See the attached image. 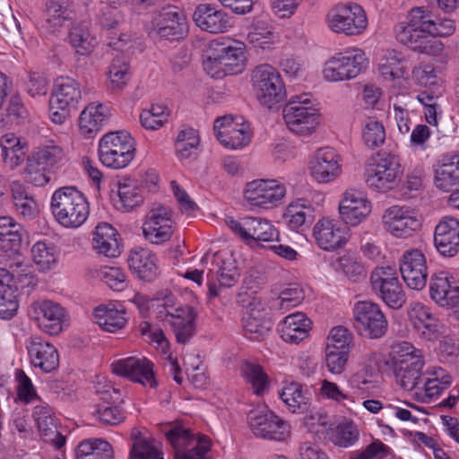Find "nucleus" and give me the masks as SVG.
I'll use <instances>...</instances> for the list:
<instances>
[{
	"instance_id": "1",
	"label": "nucleus",
	"mask_w": 459,
	"mask_h": 459,
	"mask_svg": "<svg viewBox=\"0 0 459 459\" xmlns=\"http://www.w3.org/2000/svg\"><path fill=\"white\" fill-rule=\"evenodd\" d=\"M429 11L425 7H414L408 14L407 22H400L395 28L396 39L414 51L429 56H438L443 52V44L430 38Z\"/></svg>"
},
{
	"instance_id": "2",
	"label": "nucleus",
	"mask_w": 459,
	"mask_h": 459,
	"mask_svg": "<svg viewBox=\"0 0 459 459\" xmlns=\"http://www.w3.org/2000/svg\"><path fill=\"white\" fill-rule=\"evenodd\" d=\"M245 62L244 43L214 39L209 44L204 68L211 77L221 79L228 74L240 73Z\"/></svg>"
},
{
	"instance_id": "3",
	"label": "nucleus",
	"mask_w": 459,
	"mask_h": 459,
	"mask_svg": "<svg viewBox=\"0 0 459 459\" xmlns=\"http://www.w3.org/2000/svg\"><path fill=\"white\" fill-rule=\"evenodd\" d=\"M50 207L56 221L68 229L82 226L90 214L87 199L74 186L56 189L52 195Z\"/></svg>"
},
{
	"instance_id": "4",
	"label": "nucleus",
	"mask_w": 459,
	"mask_h": 459,
	"mask_svg": "<svg viewBox=\"0 0 459 459\" xmlns=\"http://www.w3.org/2000/svg\"><path fill=\"white\" fill-rule=\"evenodd\" d=\"M282 115L287 127L299 135H311L320 124L319 110L309 93L292 96Z\"/></svg>"
},
{
	"instance_id": "5",
	"label": "nucleus",
	"mask_w": 459,
	"mask_h": 459,
	"mask_svg": "<svg viewBox=\"0 0 459 459\" xmlns=\"http://www.w3.org/2000/svg\"><path fill=\"white\" fill-rule=\"evenodd\" d=\"M134 155L135 142L127 131L107 133L99 142L100 160L108 168L124 169L130 164Z\"/></svg>"
},
{
	"instance_id": "6",
	"label": "nucleus",
	"mask_w": 459,
	"mask_h": 459,
	"mask_svg": "<svg viewBox=\"0 0 459 459\" xmlns=\"http://www.w3.org/2000/svg\"><path fill=\"white\" fill-rule=\"evenodd\" d=\"M365 175L369 188L386 193L398 185L403 176L400 158L388 152L377 153L372 157Z\"/></svg>"
},
{
	"instance_id": "7",
	"label": "nucleus",
	"mask_w": 459,
	"mask_h": 459,
	"mask_svg": "<svg viewBox=\"0 0 459 459\" xmlns=\"http://www.w3.org/2000/svg\"><path fill=\"white\" fill-rule=\"evenodd\" d=\"M82 98L79 83L70 77L57 78L49 98V117L56 125H63L77 109Z\"/></svg>"
},
{
	"instance_id": "8",
	"label": "nucleus",
	"mask_w": 459,
	"mask_h": 459,
	"mask_svg": "<svg viewBox=\"0 0 459 459\" xmlns=\"http://www.w3.org/2000/svg\"><path fill=\"white\" fill-rule=\"evenodd\" d=\"M325 21L333 32L348 37L361 35L368 27L366 12L356 3L334 5L327 13Z\"/></svg>"
},
{
	"instance_id": "9",
	"label": "nucleus",
	"mask_w": 459,
	"mask_h": 459,
	"mask_svg": "<svg viewBox=\"0 0 459 459\" xmlns=\"http://www.w3.org/2000/svg\"><path fill=\"white\" fill-rule=\"evenodd\" d=\"M368 59L359 48L347 49L329 58L324 66L323 75L328 82H341L357 77L367 66Z\"/></svg>"
},
{
	"instance_id": "10",
	"label": "nucleus",
	"mask_w": 459,
	"mask_h": 459,
	"mask_svg": "<svg viewBox=\"0 0 459 459\" xmlns=\"http://www.w3.org/2000/svg\"><path fill=\"white\" fill-rule=\"evenodd\" d=\"M251 78L256 98L264 107L272 108L284 99L286 91L283 82L272 65L256 66Z\"/></svg>"
},
{
	"instance_id": "11",
	"label": "nucleus",
	"mask_w": 459,
	"mask_h": 459,
	"mask_svg": "<svg viewBox=\"0 0 459 459\" xmlns=\"http://www.w3.org/2000/svg\"><path fill=\"white\" fill-rule=\"evenodd\" d=\"M165 435L175 449V459H204L211 447L207 437L179 426L169 428Z\"/></svg>"
},
{
	"instance_id": "12",
	"label": "nucleus",
	"mask_w": 459,
	"mask_h": 459,
	"mask_svg": "<svg viewBox=\"0 0 459 459\" xmlns=\"http://www.w3.org/2000/svg\"><path fill=\"white\" fill-rule=\"evenodd\" d=\"M286 193L285 185L278 180L256 179L246 185L244 199L251 206L268 210L280 205Z\"/></svg>"
},
{
	"instance_id": "13",
	"label": "nucleus",
	"mask_w": 459,
	"mask_h": 459,
	"mask_svg": "<svg viewBox=\"0 0 459 459\" xmlns=\"http://www.w3.org/2000/svg\"><path fill=\"white\" fill-rule=\"evenodd\" d=\"M230 229L249 246L258 242H271L279 238L278 230L266 219L260 217H246L241 221L227 220Z\"/></svg>"
},
{
	"instance_id": "14",
	"label": "nucleus",
	"mask_w": 459,
	"mask_h": 459,
	"mask_svg": "<svg viewBox=\"0 0 459 459\" xmlns=\"http://www.w3.org/2000/svg\"><path fill=\"white\" fill-rule=\"evenodd\" d=\"M213 130L220 143L230 149L243 148L250 143L252 137L249 125L238 116L228 115L217 118Z\"/></svg>"
},
{
	"instance_id": "15",
	"label": "nucleus",
	"mask_w": 459,
	"mask_h": 459,
	"mask_svg": "<svg viewBox=\"0 0 459 459\" xmlns=\"http://www.w3.org/2000/svg\"><path fill=\"white\" fill-rule=\"evenodd\" d=\"M355 327L370 338H380L387 330V320L379 306L374 302L358 301L353 307Z\"/></svg>"
},
{
	"instance_id": "16",
	"label": "nucleus",
	"mask_w": 459,
	"mask_h": 459,
	"mask_svg": "<svg viewBox=\"0 0 459 459\" xmlns=\"http://www.w3.org/2000/svg\"><path fill=\"white\" fill-rule=\"evenodd\" d=\"M248 423L254 435L264 439L283 441L290 432L289 424L272 411H251Z\"/></svg>"
},
{
	"instance_id": "17",
	"label": "nucleus",
	"mask_w": 459,
	"mask_h": 459,
	"mask_svg": "<svg viewBox=\"0 0 459 459\" xmlns=\"http://www.w3.org/2000/svg\"><path fill=\"white\" fill-rule=\"evenodd\" d=\"M172 212L169 207L157 206L147 214L143 224V234L152 244H162L173 234Z\"/></svg>"
},
{
	"instance_id": "18",
	"label": "nucleus",
	"mask_w": 459,
	"mask_h": 459,
	"mask_svg": "<svg viewBox=\"0 0 459 459\" xmlns=\"http://www.w3.org/2000/svg\"><path fill=\"white\" fill-rule=\"evenodd\" d=\"M112 371L120 377H126L143 385L155 387L157 382L153 372V363L145 357H127L114 361Z\"/></svg>"
},
{
	"instance_id": "19",
	"label": "nucleus",
	"mask_w": 459,
	"mask_h": 459,
	"mask_svg": "<svg viewBox=\"0 0 459 459\" xmlns=\"http://www.w3.org/2000/svg\"><path fill=\"white\" fill-rule=\"evenodd\" d=\"M152 33L160 39L177 40L187 32L185 15L176 7L163 8L152 20Z\"/></svg>"
},
{
	"instance_id": "20",
	"label": "nucleus",
	"mask_w": 459,
	"mask_h": 459,
	"mask_svg": "<svg viewBox=\"0 0 459 459\" xmlns=\"http://www.w3.org/2000/svg\"><path fill=\"white\" fill-rule=\"evenodd\" d=\"M206 278L208 297L214 299L220 296L224 289L230 288L238 282L239 272L231 257H218L212 267L208 270Z\"/></svg>"
},
{
	"instance_id": "21",
	"label": "nucleus",
	"mask_w": 459,
	"mask_h": 459,
	"mask_svg": "<svg viewBox=\"0 0 459 459\" xmlns=\"http://www.w3.org/2000/svg\"><path fill=\"white\" fill-rule=\"evenodd\" d=\"M242 325L245 336L252 341H260L268 334L273 323L261 299L253 298L249 301Z\"/></svg>"
},
{
	"instance_id": "22",
	"label": "nucleus",
	"mask_w": 459,
	"mask_h": 459,
	"mask_svg": "<svg viewBox=\"0 0 459 459\" xmlns=\"http://www.w3.org/2000/svg\"><path fill=\"white\" fill-rule=\"evenodd\" d=\"M339 212L345 224L355 227L370 214L371 204L362 191L348 189L342 196Z\"/></svg>"
},
{
	"instance_id": "23",
	"label": "nucleus",
	"mask_w": 459,
	"mask_h": 459,
	"mask_svg": "<svg viewBox=\"0 0 459 459\" xmlns=\"http://www.w3.org/2000/svg\"><path fill=\"white\" fill-rule=\"evenodd\" d=\"M313 237L316 245L325 251L341 248L348 241L346 229L341 221L330 217H323L315 223Z\"/></svg>"
},
{
	"instance_id": "24",
	"label": "nucleus",
	"mask_w": 459,
	"mask_h": 459,
	"mask_svg": "<svg viewBox=\"0 0 459 459\" xmlns=\"http://www.w3.org/2000/svg\"><path fill=\"white\" fill-rule=\"evenodd\" d=\"M400 272L410 289L422 290L427 283L428 267L426 257L419 249L403 253L400 260Z\"/></svg>"
},
{
	"instance_id": "25",
	"label": "nucleus",
	"mask_w": 459,
	"mask_h": 459,
	"mask_svg": "<svg viewBox=\"0 0 459 459\" xmlns=\"http://www.w3.org/2000/svg\"><path fill=\"white\" fill-rule=\"evenodd\" d=\"M310 173L318 183L335 180L342 172L341 157L330 147L317 150L310 161Z\"/></svg>"
},
{
	"instance_id": "26",
	"label": "nucleus",
	"mask_w": 459,
	"mask_h": 459,
	"mask_svg": "<svg viewBox=\"0 0 459 459\" xmlns=\"http://www.w3.org/2000/svg\"><path fill=\"white\" fill-rule=\"evenodd\" d=\"M382 223L385 230L396 238H407L420 226L408 208L399 205H393L384 212Z\"/></svg>"
},
{
	"instance_id": "27",
	"label": "nucleus",
	"mask_w": 459,
	"mask_h": 459,
	"mask_svg": "<svg viewBox=\"0 0 459 459\" xmlns=\"http://www.w3.org/2000/svg\"><path fill=\"white\" fill-rule=\"evenodd\" d=\"M167 317L178 343H186L195 334L197 312L190 305L173 307L166 303Z\"/></svg>"
},
{
	"instance_id": "28",
	"label": "nucleus",
	"mask_w": 459,
	"mask_h": 459,
	"mask_svg": "<svg viewBox=\"0 0 459 459\" xmlns=\"http://www.w3.org/2000/svg\"><path fill=\"white\" fill-rule=\"evenodd\" d=\"M408 316L422 338L434 341L441 335L443 325L424 304L411 303L408 307Z\"/></svg>"
},
{
	"instance_id": "29",
	"label": "nucleus",
	"mask_w": 459,
	"mask_h": 459,
	"mask_svg": "<svg viewBox=\"0 0 459 459\" xmlns=\"http://www.w3.org/2000/svg\"><path fill=\"white\" fill-rule=\"evenodd\" d=\"M434 243L443 256H455L459 250V221L452 216L443 217L436 226Z\"/></svg>"
},
{
	"instance_id": "30",
	"label": "nucleus",
	"mask_w": 459,
	"mask_h": 459,
	"mask_svg": "<svg viewBox=\"0 0 459 459\" xmlns=\"http://www.w3.org/2000/svg\"><path fill=\"white\" fill-rule=\"evenodd\" d=\"M38 430L47 443L59 449L65 444V437L57 430V422L52 408L47 403L36 405L32 413Z\"/></svg>"
},
{
	"instance_id": "31",
	"label": "nucleus",
	"mask_w": 459,
	"mask_h": 459,
	"mask_svg": "<svg viewBox=\"0 0 459 459\" xmlns=\"http://www.w3.org/2000/svg\"><path fill=\"white\" fill-rule=\"evenodd\" d=\"M193 20L197 27L209 33H223L230 27L228 14L211 4H199L194 13Z\"/></svg>"
},
{
	"instance_id": "32",
	"label": "nucleus",
	"mask_w": 459,
	"mask_h": 459,
	"mask_svg": "<svg viewBox=\"0 0 459 459\" xmlns=\"http://www.w3.org/2000/svg\"><path fill=\"white\" fill-rule=\"evenodd\" d=\"M27 350L31 364L44 372H51L59 365L56 349L40 337H30Z\"/></svg>"
},
{
	"instance_id": "33",
	"label": "nucleus",
	"mask_w": 459,
	"mask_h": 459,
	"mask_svg": "<svg viewBox=\"0 0 459 459\" xmlns=\"http://www.w3.org/2000/svg\"><path fill=\"white\" fill-rule=\"evenodd\" d=\"M459 293V280L446 271L435 273L429 281V296L440 307H445Z\"/></svg>"
},
{
	"instance_id": "34",
	"label": "nucleus",
	"mask_w": 459,
	"mask_h": 459,
	"mask_svg": "<svg viewBox=\"0 0 459 459\" xmlns=\"http://www.w3.org/2000/svg\"><path fill=\"white\" fill-rule=\"evenodd\" d=\"M110 116L109 108L99 102L90 103L79 117V129L81 134L87 137H94L108 123Z\"/></svg>"
},
{
	"instance_id": "35",
	"label": "nucleus",
	"mask_w": 459,
	"mask_h": 459,
	"mask_svg": "<svg viewBox=\"0 0 459 459\" xmlns=\"http://www.w3.org/2000/svg\"><path fill=\"white\" fill-rule=\"evenodd\" d=\"M33 307L44 332L55 335L62 331L65 310L60 304L46 299L34 303Z\"/></svg>"
},
{
	"instance_id": "36",
	"label": "nucleus",
	"mask_w": 459,
	"mask_h": 459,
	"mask_svg": "<svg viewBox=\"0 0 459 459\" xmlns=\"http://www.w3.org/2000/svg\"><path fill=\"white\" fill-rule=\"evenodd\" d=\"M434 183L444 192L459 187V153L442 157L435 169Z\"/></svg>"
},
{
	"instance_id": "37",
	"label": "nucleus",
	"mask_w": 459,
	"mask_h": 459,
	"mask_svg": "<svg viewBox=\"0 0 459 459\" xmlns=\"http://www.w3.org/2000/svg\"><path fill=\"white\" fill-rule=\"evenodd\" d=\"M114 206L125 212L133 211L143 202L142 190L135 180L120 178L117 183L116 195H112Z\"/></svg>"
},
{
	"instance_id": "38",
	"label": "nucleus",
	"mask_w": 459,
	"mask_h": 459,
	"mask_svg": "<svg viewBox=\"0 0 459 459\" xmlns=\"http://www.w3.org/2000/svg\"><path fill=\"white\" fill-rule=\"evenodd\" d=\"M1 156L4 166L12 170L27 160L28 143L22 141L13 133H8L0 138Z\"/></svg>"
},
{
	"instance_id": "39",
	"label": "nucleus",
	"mask_w": 459,
	"mask_h": 459,
	"mask_svg": "<svg viewBox=\"0 0 459 459\" xmlns=\"http://www.w3.org/2000/svg\"><path fill=\"white\" fill-rule=\"evenodd\" d=\"M311 321L303 313L298 312L287 316L279 325L281 339L290 343H299L308 336Z\"/></svg>"
},
{
	"instance_id": "40",
	"label": "nucleus",
	"mask_w": 459,
	"mask_h": 459,
	"mask_svg": "<svg viewBox=\"0 0 459 459\" xmlns=\"http://www.w3.org/2000/svg\"><path fill=\"white\" fill-rule=\"evenodd\" d=\"M157 257L151 250L136 247L130 252L127 262L130 269L142 280L152 281L159 273Z\"/></svg>"
},
{
	"instance_id": "41",
	"label": "nucleus",
	"mask_w": 459,
	"mask_h": 459,
	"mask_svg": "<svg viewBox=\"0 0 459 459\" xmlns=\"http://www.w3.org/2000/svg\"><path fill=\"white\" fill-rule=\"evenodd\" d=\"M390 364L394 370L423 367V354L408 342H396L391 348Z\"/></svg>"
},
{
	"instance_id": "42",
	"label": "nucleus",
	"mask_w": 459,
	"mask_h": 459,
	"mask_svg": "<svg viewBox=\"0 0 459 459\" xmlns=\"http://www.w3.org/2000/svg\"><path fill=\"white\" fill-rule=\"evenodd\" d=\"M452 383L451 374L441 367H429L421 375L422 389L430 399L438 397Z\"/></svg>"
},
{
	"instance_id": "43",
	"label": "nucleus",
	"mask_w": 459,
	"mask_h": 459,
	"mask_svg": "<svg viewBox=\"0 0 459 459\" xmlns=\"http://www.w3.org/2000/svg\"><path fill=\"white\" fill-rule=\"evenodd\" d=\"M314 212V208L308 201L299 199L287 206L282 220L289 229L298 230L312 223L315 218Z\"/></svg>"
},
{
	"instance_id": "44",
	"label": "nucleus",
	"mask_w": 459,
	"mask_h": 459,
	"mask_svg": "<svg viewBox=\"0 0 459 459\" xmlns=\"http://www.w3.org/2000/svg\"><path fill=\"white\" fill-rule=\"evenodd\" d=\"M117 230L108 223L98 224L92 237V247L108 257L119 255V246L116 238Z\"/></svg>"
},
{
	"instance_id": "45",
	"label": "nucleus",
	"mask_w": 459,
	"mask_h": 459,
	"mask_svg": "<svg viewBox=\"0 0 459 459\" xmlns=\"http://www.w3.org/2000/svg\"><path fill=\"white\" fill-rule=\"evenodd\" d=\"M10 191L15 212L25 219L34 218L39 212L38 204L25 186L20 181H13Z\"/></svg>"
},
{
	"instance_id": "46",
	"label": "nucleus",
	"mask_w": 459,
	"mask_h": 459,
	"mask_svg": "<svg viewBox=\"0 0 459 459\" xmlns=\"http://www.w3.org/2000/svg\"><path fill=\"white\" fill-rule=\"evenodd\" d=\"M96 323L105 331L115 333L126 325V312L115 304L100 305L94 310Z\"/></svg>"
},
{
	"instance_id": "47",
	"label": "nucleus",
	"mask_w": 459,
	"mask_h": 459,
	"mask_svg": "<svg viewBox=\"0 0 459 459\" xmlns=\"http://www.w3.org/2000/svg\"><path fill=\"white\" fill-rule=\"evenodd\" d=\"M24 232L22 226L12 217H0V249L5 253L17 252Z\"/></svg>"
},
{
	"instance_id": "48",
	"label": "nucleus",
	"mask_w": 459,
	"mask_h": 459,
	"mask_svg": "<svg viewBox=\"0 0 459 459\" xmlns=\"http://www.w3.org/2000/svg\"><path fill=\"white\" fill-rule=\"evenodd\" d=\"M68 0H48L46 3V20L42 29L46 33L55 34L61 30L69 17Z\"/></svg>"
},
{
	"instance_id": "49",
	"label": "nucleus",
	"mask_w": 459,
	"mask_h": 459,
	"mask_svg": "<svg viewBox=\"0 0 459 459\" xmlns=\"http://www.w3.org/2000/svg\"><path fill=\"white\" fill-rule=\"evenodd\" d=\"M75 459H114L111 445L102 438H88L78 444Z\"/></svg>"
},
{
	"instance_id": "50",
	"label": "nucleus",
	"mask_w": 459,
	"mask_h": 459,
	"mask_svg": "<svg viewBox=\"0 0 459 459\" xmlns=\"http://www.w3.org/2000/svg\"><path fill=\"white\" fill-rule=\"evenodd\" d=\"M130 459H163V452L154 440L143 437L137 429L132 431Z\"/></svg>"
},
{
	"instance_id": "51",
	"label": "nucleus",
	"mask_w": 459,
	"mask_h": 459,
	"mask_svg": "<svg viewBox=\"0 0 459 459\" xmlns=\"http://www.w3.org/2000/svg\"><path fill=\"white\" fill-rule=\"evenodd\" d=\"M200 138L197 131L187 127L180 130L175 141V151L179 160L195 158L198 153Z\"/></svg>"
},
{
	"instance_id": "52",
	"label": "nucleus",
	"mask_w": 459,
	"mask_h": 459,
	"mask_svg": "<svg viewBox=\"0 0 459 459\" xmlns=\"http://www.w3.org/2000/svg\"><path fill=\"white\" fill-rule=\"evenodd\" d=\"M403 57L394 49L386 50L379 61L378 70L386 81H394L403 77L407 69L402 65Z\"/></svg>"
},
{
	"instance_id": "53",
	"label": "nucleus",
	"mask_w": 459,
	"mask_h": 459,
	"mask_svg": "<svg viewBox=\"0 0 459 459\" xmlns=\"http://www.w3.org/2000/svg\"><path fill=\"white\" fill-rule=\"evenodd\" d=\"M359 437V430L355 422L345 420L340 422L329 434L330 440L338 446H353Z\"/></svg>"
},
{
	"instance_id": "54",
	"label": "nucleus",
	"mask_w": 459,
	"mask_h": 459,
	"mask_svg": "<svg viewBox=\"0 0 459 459\" xmlns=\"http://www.w3.org/2000/svg\"><path fill=\"white\" fill-rule=\"evenodd\" d=\"M69 42L78 55L91 53L97 44L95 37L84 25L74 26L69 33Z\"/></svg>"
},
{
	"instance_id": "55",
	"label": "nucleus",
	"mask_w": 459,
	"mask_h": 459,
	"mask_svg": "<svg viewBox=\"0 0 459 459\" xmlns=\"http://www.w3.org/2000/svg\"><path fill=\"white\" fill-rule=\"evenodd\" d=\"M169 116V109L161 104H152L140 114L141 126L146 130H158L164 126Z\"/></svg>"
},
{
	"instance_id": "56",
	"label": "nucleus",
	"mask_w": 459,
	"mask_h": 459,
	"mask_svg": "<svg viewBox=\"0 0 459 459\" xmlns=\"http://www.w3.org/2000/svg\"><path fill=\"white\" fill-rule=\"evenodd\" d=\"M280 396L292 412L305 407L308 402V397L304 393L302 385L297 382L285 385Z\"/></svg>"
},
{
	"instance_id": "57",
	"label": "nucleus",
	"mask_w": 459,
	"mask_h": 459,
	"mask_svg": "<svg viewBox=\"0 0 459 459\" xmlns=\"http://www.w3.org/2000/svg\"><path fill=\"white\" fill-rule=\"evenodd\" d=\"M362 139L368 148L371 150L382 146L385 140L383 123L375 117H368L365 121Z\"/></svg>"
},
{
	"instance_id": "58",
	"label": "nucleus",
	"mask_w": 459,
	"mask_h": 459,
	"mask_svg": "<svg viewBox=\"0 0 459 459\" xmlns=\"http://www.w3.org/2000/svg\"><path fill=\"white\" fill-rule=\"evenodd\" d=\"M31 256L33 262L41 271L51 269L57 261L55 247L43 241H38L33 245Z\"/></svg>"
},
{
	"instance_id": "59",
	"label": "nucleus",
	"mask_w": 459,
	"mask_h": 459,
	"mask_svg": "<svg viewBox=\"0 0 459 459\" xmlns=\"http://www.w3.org/2000/svg\"><path fill=\"white\" fill-rule=\"evenodd\" d=\"M353 346L352 333L343 326L332 328L326 339V351L351 352Z\"/></svg>"
},
{
	"instance_id": "60",
	"label": "nucleus",
	"mask_w": 459,
	"mask_h": 459,
	"mask_svg": "<svg viewBox=\"0 0 459 459\" xmlns=\"http://www.w3.org/2000/svg\"><path fill=\"white\" fill-rule=\"evenodd\" d=\"M383 301L393 308L401 307L405 302V294L400 281L391 282L373 288Z\"/></svg>"
},
{
	"instance_id": "61",
	"label": "nucleus",
	"mask_w": 459,
	"mask_h": 459,
	"mask_svg": "<svg viewBox=\"0 0 459 459\" xmlns=\"http://www.w3.org/2000/svg\"><path fill=\"white\" fill-rule=\"evenodd\" d=\"M129 65L126 60L122 56L115 57L109 66L108 78L109 87L112 90H120L127 82Z\"/></svg>"
},
{
	"instance_id": "62",
	"label": "nucleus",
	"mask_w": 459,
	"mask_h": 459,
	"mask_svg": "<svg viewBox=\"0 0 459 459\" xmlns=\"http://www.w3.org/2000/svg\"><path fill=\"white\" fill-rule=\"evenodd\" d=\"M242 375L246 381L251 385L254 393L257 395L263 394L267 385V376L259 365L245 363L242 367Z\"/></svg>"
},
{
	"instance_id": "63",
	"label": "nucleus",
	"mask_w": 459,
	"mask_h": 459,
	"mask_svg": "<svg viewBox=\"0 0 459 459\" xmlns=\"http://www.w3.org/2000/svg\"><path fill=\"white\" fill-rule=\"evenodd\" d=\"M63 156V151L56 145H43L34 149L28 157L44 167L56 164Z\"/></svg>"
},
{
	"instance_id": "64",
	"label": "nucleus",
	"mask_w": 459,
	"mask_h": 459,
	"mask_svg": "<svg viewBox=\"0 0 459 459\" xmlns=\"http://www.w3.org/2000/svg\"><path fill=\"white\" fill-rule=\"evenodd\" d=\"M97 276L110 289L121 291L126 287V276L124 271L116 266H103L96 271Z\"/></svg>"
}]
</instances>
